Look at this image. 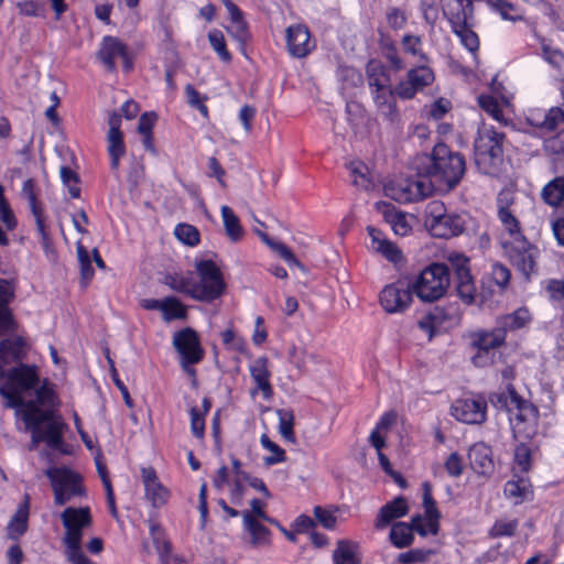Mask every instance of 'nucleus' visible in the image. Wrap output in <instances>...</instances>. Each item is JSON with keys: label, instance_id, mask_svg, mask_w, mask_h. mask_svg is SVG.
<instances>
[{"label": "nucleus", "instance_id": "42", "mask_svg": "<svg viewBox=\"0 0 564 564\" xmlns=\"http://www.w3.org/2000/svg\"><path fill=\"white\" fill-rule=\"evenodd\" d=\"M76 251L79 265V285L85 290L90 285L95 276V270L87 248L82 243H77Z\"/></svg>", "mask_w": 564, "mask_h": 564}, {"label": "nucleus", "instance_id": "12", "mask_svg": "<svg viewBox=\"0 0 564 564\" xmlns=\"http://www.w3.org/2000/svg\"><path fill=\"white\" fill-rule=\"evenodd\" d=\"M469 346L476 352L471 356V362L476 367H487L494 364V350L506 345L503 332L496 326L492 329H476L468 334Z\"/></svg>", "mask_w": 564, "mask_h": 564}, {"label": "nucleus", "instance_id": "20", "mask_svg": "<svg viewBox=\"0 0 564 564\" xmlns=\"http://www.w3.org/2000/svg\"><path fill=\"white\" fill-rule=\"evenodd\" d=\"M457 319V307L436 305L417 322V326L432 338L435 334L448 329Z\"/></svg>", "mask_w": 564, "mask_h": 564}, {"label": "nucleus", "instance_id": "32", "mask_svg": "<svg viewBox=\"0 0 564 564\" xmlns=\"http://www.w3.org/2000/svg\"><path fill=\"white\" fill-rule=\"evenodd\" d=\"M250 376L256 383L252 393L261 391L263 399L269 400L273 397V387L270 382L271 372L268 367V358L259 357L249 367Z\"/></svg>", "mask_w": 564, "mask_h": 564}, {"label": "nucleus", "instance_id": "49", "mask_svg": "<svg viewBox=\"0 0 564 564\" xmlns=\"http://www.w3.org/2000/svg\"><path fill=\"white\" fill-rule=\"evenodd\" d=\"M486 2L503 20L517 22L523 19L519 8L508 0H486Z\"/></svg>", "mask_w": 564, "mask_h": 564}, {"label": "nucleus", "instance_id": "56", "mask_svg": "<svg viewBox=\"0 0 564 564\" xmlns=\"http://www.w3.org/2000/svg\"><path fill=\"white\" fill-rule=\"evenodd\" d=\"M514 447L513 462L522 473H528L532 466V451L527 441L519 440Z\"/></svg>", "mask_w": 564, "mask_h": 564}, {"label": "nucleus", "instance_id": "31", "mask_svg": "<svg viewBox=\"0 0 564 564\" xmlns=\"http://www.w3.org/2000/svg\"><path fill=\"white\" fill-rule=\"evenodd\" d=\"M29 517L30 496L26 494L7 525V538L9 540L19 542V540L28 532Z\"/></svg>", "mask_w": 564, "mask_h": 564}, {"label": "nucleus", "instance_id": "19", "mask_svg": "<svg viewBox=\"0 0 564 564\" xmlns=\"http://www.w3.org/2000/svg\"><path fill=\"white\" fill-rule=\"evenodd\" d=\"M422 505L424 508L425 517L429 518V529H425L423 525V517L421 514L412 517V523L414 524L415 532H417L419 535H435L440 530V519L442 514L437 508L435 499L433 498L432 484L430 481H424L422 484Z\"/></svg>", "mask_w": 564, "mask_h": 564}, {"label": "nucleus", "instance_id": "3", "mask_svg": "<svg viewBox=\"0 0 564 564\" xmlns=\"http://www.w3.org/2000/svg\"><path fill=\"white\" fill-rule=\"evenodd\" d=\"M194 268L197 279L192 271L173 272L164 275L163 283L197 302L210 304L221 299L227 283L220 267L212 259H200L195 261Z\"/></svg>", "mask_w": 564, "mask_h": 564}, {"label": "nucleus", "instance_id": "63", "mask_svg": "<svg viewBox=\"0 0 564 564\" xmlns=\"http://www.w3.org/2000/svg\"><path fill=\"white\" fill-rule=\"evenodd\" d=\"M544 59L556 69L557 76L562 79L564 86V53L558 48H552L544 46L543 50Z\"/></svg>", "mask_w": 564, "mask_h": 564}, {"label": "nucleus", "instance_id": "22", "mask_svg": "<svg viewBox=\"0 0 564 564\" xmlns=\"http://www.w3.org/2000/svg\"><path fill=\"white\" fill-rule=\"evenodd\" d=\"M285 44L288 53L294 58H304L316 48V42L308 28L301 23L286 28Z\"/></svg>", "mask_w": 564, "mask_h": 564}, {"label": "nucleus", "instance_id": "21", "mask_svg": "<svg viewBox=\"0 0 564 564\" xmlns=\"http://www.w3.org/2000/svg\"><path fill=\"white\" fill-rule=\"evenodd\" d=\"M482 395L473 399H458L452 405V415L466 424H482L487 420L488 404Z\"/></svg>", "mask_w": 564, "mask_h": 564}, {"label": "nucleus", "instance_id": "39", "mask_svg": "<svg viewBox=\"0 0 564 564\" xmlns=\"http://www.w3.org/2000/svg\"><path fill=\"white\" fill-rule=\"evenodd\" d=\"M541 196L549 206L564 207V174L546 183L542 188Z\"/></svg>", "mask_w": 564, "mask_h": 564}, {"label": "nucleus", "instance_id": "10", "mask_svg": "<svg viewBox=\"0 0 564 564\" xmlns=\"http://www.w3.org/2000/svg\"><path fill=\"white\" fill-rule=\"evenodd\" d=\"M55 506H65L73 498H85L87 490L83 477L69 467H51L46 470Z\"/></svg>", "mask_w": 564, "mask_h": 564}, {"label": "nucleus", "instance_id": "45", "mask_svg": "<svg viewBox=\"0 0 564 564\" xmlns=\"http://www.w3.org/2000/svg\"><path fill=\"white\" fill-rule=\"evenodd\" d=\"M221 217L226 235L232 242H238L243 237V229L238 216L229 206L221 207Z\"/></svg>", "mask_w": 564, "mask_h": 564}, {"label": "nucleus", "instance_id": "1", "mask_svg": "<svg viewBox=\"0 0 564 564\" xmlns=\"http://www.w3.org/2000/svg\"><path fill=\"white\" fill-rule=\"evenodd\" d=\"M61 400L55 384L44 379L35 389V400L23 401L18 409L25 430L31 433L34 445L41 443L62 455H73L74 448L64 440L67 424L63 416L56 412Z\"/></svg>", "mask_w": 564, "mask_h": 564}, {"label": "nucleus", "instance_id": "51", "mask_svg": "<svg viewBox=\"0 0 564 564\" xmlns=\"http://www.w3.org/2000/svg\"><path fill=\"white\" fill-rule=\"evenodd\" d=\"M519 528L518 519H497L488 531L491 539L511 538Z\"/></svg>", "mask_w": 564, "mask_h": 564}, {"label": "nucleus", "instance_id": "33", "mask_svg": "<svg viewBox=\"0 0 564 564\" xmlns=\"http://www.w3.org/2000/svg\"><path fill=\"white\" fill-rule=\"evenodd\" d=\"M532 322V315L528 307L522 306L509 314H503L497 317L496 327L503 332V337L507 339L509 332H517L528 327Z\"/></svg>", "mask_w": 564, "mask_h": 564}, {"label": "nucleus", "instance_id": "62", "mask_svg": "<svg viewBox=\"0 0 564 564\" xmlns=\"http://www.w3.org/2000/svg\"><path fill=\"white\" fill-rule=\"evenodd\" d=\"M150 536L158 553L172 551V543L165 530L159 523H152L150 525Z\"/></svg>", "mask_w": 564, "mask_h": 564}, {"label": "nucleus", "instance_id": "8", "mask_svg": "<svg viewBox=\"0 0 564 564\" xmlns=\"http://www.w3.org/2000/svg\"><path fill=\"white\" fill-rule=\"evenodd\" d=\"M0 378L6 382L0 386V395L7 400V406L19 409L23 404V392L33 390L40 382L39 369L35 365L21 364L3 371Z\"/></svg>", "mask_w": 564, "mask_h": 564}, {"label": "nucleus", "instance_id": "52", "mask_svg": "<svg viewBox=\"0 0 564 564\" xmlns=\"http://www.w3.org/2000/svg\"><path fill=\"white\" fill-rule=\"evenodd\" d=\"M260 443L263 448L272 453V455L265 456L263 458L265 466H273L280 463H284L288 459L285 451L275 442L271 441L267 434L261 435Z\"/></svg>", "mask_w": 564, "mask_h": 564}, {"label": "nucleus", "instance_id": "9", "mask_svg": "<svg viewBox=\"0 0 564 564\" xmlns=\"http://www.w3.org/2000/svg\"><path fill=\"white\" fill-rule=\"evenodd\" d=\"M424 225L431 236L442 239L457 237L465 230L463 217L456 213H447L441 200H432L427 204Z\"/></svg>", "mask_w": 564, "mask_h": 564}, {"label": "nucleus", "instance_id": "29", "mask_svg": "<svg viewBox=\"0 0 564 564\" xmlns=\"http://www.w3.org/2000/svg\"><path fill=\"white\" fill-rule=\"evenodd\" d=\"M442 10L451 28L469 22L474 15L471 0H442Z\"/></svg>", "mask_w": 564, "mask_h": 564}, {"label": "nucleus", "instance_id": "59", "mask_svg": "<svg viewBox=\"0 0 564 564\" xmlns=\"http://www.w3.org/2000/svg\"><path fill=\"white\" fill-rule=\"evenodd\" d=\"M61 178L63 184L67 187L70 198H79L82 189L78 174L69 166L63 165L61 167Z\"/></svg>", "mask_w": 564, "mask_h": 564}, {"label": "nucleus", "instance_id": "16", "mask_svg": "<svg viewBox=\"0 0 564 564\" xmlns=\"http://www.w3.org/2000/svg\"><path fill=\"white\" fill-rule=\"evenodd\" d=\"M392 191L393 198L404 204L423 200L437 192L431 180L420 171H415L414 176L401 180Z\"/></svg>", "mask_w": 564, "mask_h": 564}, {"label": "nucleus", "instance_id": "4", "mask_svg": "<svg viewBox=\"0 0 564 564\" xmlns=\"http://www.w3.org/2000/svg\"><path fill=\"white\" fill-rule=\"evenodd\" d=\"M414 170L427 176L437 192L448 193L463 180L466 161L462 153L453 151L446 143H436L430 153L414 160Z\"/></svg>", "mask_w": 564, "mask_h": 564}, {"label": "nucleus", "instance_id": "24", "mask_svg": "<svg viewBox=\"0 0 564 564\" xmlns=\"http://www.w3.org/2000/svg\"><path fill=\"white\" fill-rule=\"evenodd\" d=\"M141 478L145 498L151 502L152 507L161 508L165 506L170 499L171 491L160 481L156 470L152 466L143 467L141 468Z\"/></svg>", "mask_w": 564, "mask_h": 564}, {"label": "nucleus", "instance_id": "41", "mask_svg": "<svg viewBox=\"0 0 564 564\" xmlns=\"http://www.w3.org/2000/svg\"><path fill=\"white\" fill-rule=\"evenodd\" d=\"M107 151L110 158V169L118 171L120 166V160L126 155V144L123 140V133L113 131L107 133Z\"/></svg>", "mask_w": 564, "mask_h": 564}, {"label": "nucleus", "instance_id": "64", "mask_svg": "<svg viewBox=\"0 0 564 564\" xmlns=\"http://www.w3.org/2000/svg\"><path fill=\"white\" fill-rule=\"evenodd\" d=\"M478 105L486 113L491 116L495 120H502L503 111L498 100L494 96L486 94L480 95L478 97Z\"/></svg>", "mask_w": 564, "mask_h": 564}, {"label": "nucleus", "instance_id": "7", "mask_svg": "<svg viewBox=\"0 0 564 564\" xmlns=\"http://www.w3.org/2000/svg\"><path fill=\"white\" fill-rule=\"evenodd\" d=\"M61 520L65 528L63 542L66 546L67 560L72 564H96L85 555L82 549L83 531L93 523L90 508L67 507L62 512Z\"/></svg>", "mask_w": 564, "mask_h": 564}, {"label": "nucleus", "instance_id": "2", "mask_svg": "<svg viewBox=\"0 0 564 564\" xmlns=\"http://www.w3.org/2000/svg\"><path fill=\"white\" fill-rule=\"evenodd\" d=\"M449 265L432 262L425 267L411 283L414 294L422 302H435L442 299L451 284V270L456 283V291L465 304H473L477 289L471 275L470 259L463 253H451L447 258Z\"/></svg>", "mask_w": 564, "mask_h": 564}, {"label": "nucleus", "instance_id": "23", "mask_svg": "<svg viewBox=\"0 0 564 564\" xmlns=\"http://www.w3.org/2000/svg\"><path fill=\"white\" fill-rule=\"evenodd\" d=\"M29 344L22 336L0 340V376L10 365H21L28 356Z\"/></svg>", "mask_w": 564, "mask_h": 564}, {"label": "nucleus", "instance_id": "18", "mask_svg": "<svg viewBox=\"0 0 564 564\" xmlns=\"http://www.w3.org/2000/svg\"><path fill=\"white\" fill-rule=\"evenodd\" d=\"M434 80L435 74L431 67L425 65L412 67L406 72L405 78L395 85V95L402 100L413 99Z\"/></svg>", "mask_w": 564, "mask_h": 564}, {"label": "nucleus", "instance_id": "27", "mask_svg": "<svg viewBox=\"0 0 564 564\" xmlns=\"http://www.w3.org/2000/svg\"><path fill=\"white\" fill-rule=\"evenodd\" d=\"M243 528L249 534V546L252 549H265L272 545V533L249 511L242 513Z\"/></svg>", "mask_w": 564, "mask_h": 564}, {"label": "nucleus", "instance_id": "30", "mask_svg": "<svg viewBox=\"0 0 564 564\" xmlns=\"http://www.w3.org/2000/svg\"><path fill=\"white\" fill-rule=\"evenodd\" d=\"M409 512V505L404 497L399 496L391 501L383 505L375 520V528L382 530L390 525L395 519L406 516Z\"/></svg>", "mask_w": 564, "mask_h": 564}, {"label": "nucleus", "instance_id": "6", "mask_svg": "<svg viewBox=\"0 0 564 564\" xmlns=\"http://www.w3.org/2000/svg\"><path fill=\"white\" fill-rule=\"evenodd\" d=\"M506 134L491 126H484L474 141V161L478 171L496 176L503 162V142Z\"/></svg>", "mask_w": 564, "mask_h": 564}, {"label": "nucleus", "instance_id": "17", "mask_svg": "<svg viewBox=\"0 0 564 564\" xmlns=\"http://www.w3.org/2000/svg\"><path fill=\"white\" fill-rule=\"evenodd\" d=\"M413 290L411 284L395 281L387 284L379 293V303L388 314H402L413 302Z\"/></svg>", "mask_w": 564, "mask_h": 564}, {"label": "nucleus", "instance_id": "11", "mask_svg": "<svg viewBox=\"0 0 564 564\" xmlns=\"http://www.w3.org/2000/svg\"><path fill=\"white\" fill-rule=\"evenodd\" d=\"M501 247L509 262L527 281L538 272L539 248L524 236L519 239H502Z\"/></svg>", "mask_w": 564, "mask_h": 564}, {"label": "nucleus", "instance_id": "53", "mask_svg": "<svg viewBox=\"0 0 564 564\" xmlns=\"http://www.w3.org/2000/svg\"><path fill=\"white\" fill-rule=\"evenodd\" d=\"M184 90L187 104L192 108L198 110L204 119H209V109L206 105L208 97L206 95H202L192 84H187Z\"/></svg>", "mask_w": 564, "mask_h": 564}, {"label": "nucleus", "instance_id": "28", "mask_svg": "<svg viewBox=\"0 0 564 564\" xmlns=\"http://www.w3.org/2000/svg\"><path fill=\"white\" fill-rule=\"evenodd\" d=\"M367 231L371 238V247L376 252L380 253L394 265L403 262L404 257L402 250L394 242L384 238L381 230L369 226Z\"/></svg>", "mask_w": 564, "mask_h": 564}, {"label": "nucleus", "instance_id": "5", "mask_svg": "<svg viewBox=\"0 0 564 564\" xmlns=\"http://www.w3.org/2000/svg\"><path fill=\"white\" fill-rule=\"evenodd\" d=\"M488 401L497 410L507 413L516 440L531 441L536 436L540 410L533 402L522 397L512 383L506 384L503 390L490 393Z\"/></svg>", "mask_w": 564, "mask_h": 564}, {"label": "nucleus", "instance_id": "13", "mask_svg": "<svg viewBox=\"0 0 564 564\" xmlns=\"http://www.w3.org/2000/svg\"><path fill=\"white\" fill-rule=\"evenodd\" d=\"M96 56L102 67L110 74L117 73V58L121 59L123 73L129 74L134 68V54L118 36L105 35Z\"/></svg>", "mask_w": 564, "mask_h": 564}, {"label": "nucleus", "instance_id": "58", "mask_svg": "<svg viewBox=\"0 0 564 564\" xmlns=\"http://www.w3.org/2000/svg\"><path fill=\"white\" fill-rule=\"evenodd\" d=\"M279 416V431L285 441L295 442L294 414L292 410L281 409L276 411Z\"/></svg>", "mask_w": 564, "mask_h": 564}, {"label": "nucleus", "instance_id": "37", "mask_svg": "<svg viewBox=\"0 0 564 564\" xmlns=\"http://www.w3.org/2000/svg\"><path fill=\"white\" fill-rule=\"evenodd\" d=\"M368 85L371 89L391 86L390 68L379 61L371 59L366 67Z\"/></svg>", "mask_w": 564, "mask_h": 564}, {"label": "nucleus", "instance_id": "38", "mask_svg": "<svg viewBox=\"0 0 564 564\" xmlns=\"http://www.w3.org/2000/svg\"><path fill=\"white\" fill-rule=\"evenodd\" d=\"M359 544L350 540L337 541L333 551L334 564H361V556L358 553Z\"/></svg>", "mask_w": 564, "mask_h": 564}, {"label": "nucleus", "instance_id": "43", "mask_svg": "<svg viewBox=\"0 0 564 564\" xmlns=\"http://www.w3.org/2000/svg\"><path fill=\"white\" fill-rule=\"evenodd\" d=\"M383 217L397 236L405 237L412 231V226L409 224L406 215L395 207H388L383 213Z\"/></svg>", "mask_w": 564, "mask_h": 564}, {"label": "nucleus", "instance_id": "14", "mask_svg": "<svg viewBox=\"0 0 564 564\" xmlns=\"http://www.w3.org/2000/svg\"><path fill=\"white\" fill-rule=\"evenodd\" d=\"M173 346L180 355L182 367L197 365L205 357L199 335L192 327H184L177 330L173 335Z\"/></svg>", "mask_w": 564, "mask_h": 564}, {"label": "nucleus", "instance_id": "50", "mask_svg": "<svg viewBox=\"0 0 564 564\" xmlns=\"http://www.w3.org/2000/svg\"><path fill=\"white\" fill-rule=\"evenodd\" d=\"M454 34H456L462 45L469 52H476L479 48V37L475 31L471 30L469 22L456 25L452 28Z\"/></svg>", "mask_w": 564, "mask_h": 564}, {"label": "nucleus", "instance_id": "15", "mask_svg": "<svg viewBox=\"0 0 564 564\" xmlns=\"http://www.w3.org/2000/svg\"><path fill=\"white\" fill-rule=\"evenodd\" d=\"M392 191L393 198L404 204L423 200L437 192L431 180L420 171H415L414 176L401 180Z\"/></svg>", "mask_w": 564, "mask_h": 564}, {"label": "nucleus", "instance_id": "35", "mask_svg": "<svg viewBox=\"0 0 564 564\" xmlns=\"http://www.w3.org/2000/svg\"><path fill=\"white\" fill-rule=\"evenodd\" d=\"M506 498L511 499L513 505H521L524 501L533 500V487L528 477L514 476L503 486Z\"/></svg>", "mask_w": 564, "mask_h": 564}, {"label": "nucleus", "instance_id": "34", "mask_svg": "<svg viewBox=\"0 0 564 564\" xmlns=\"http://www.w3.org/2000/svg\"><path fill=\"white\" fill-rule=\"evenodd\" d=\"M473 470L479 475H489L494 470L491 447L484 442L475 443L468 452Z\"/></svg>", "mask_w": 564, "mask_h": 564}, {"label": "nucleus", "instance_id": "25", "mask_svg": "<svg viewBox=\"0 0 564 564\" xmlns=\"http://www.w3.org/2000/svg\"><path fill=\"white\" fill-rule=\"evenodd\" d=\"M14 286L6 279H0V336L7 335L17 328V322L10 304L13 301Z\"/></svg>", "mask_w": 564, "mask_h": 564}, {"label": "nucleus", "instance_id": "55", "mask_svg": "<svg viewBox=\"0 0 564 564\" xmlns=\"http://www.w3.org/2000/svg\"><path fill=\"white\" fill-rule=\"evenodd\" d=\"M174 235L181 242L189 247H196L200 242L199 230L189 224H177L174 228Z\"/></svg>", "mask_w": 564, "mask_h": 564}, {"label": "nucleus", "instance_id": "40", "mask_svg": "<svg viewBox=\"0 0 564 564\" xmlns=\"http://www.w3.org/2000/svg\"><path fill=\"white\" fill-rule=\"evenodd\" d=\"M415 531L414 524L405 522H395L392 524L390 530V542L397 549H404L410 546L414 541Z\"/></svg>", "mask_w": 564, "mask_h": 564}, {"label": "nucleus", "instance_id": "60", "mask_svg": "<svg viewBox=\"0 0 564 564\" xmlns=\"http://www.w3.org/2000/svg\"><path fill=\"white\" fill-rule=\"evenodd\" d=\"M37 232L41 238V246L46 257H56V250L54 248L53 240L51 238L48 228L46 226V216L35 219Z\"/></svg>", "mask_w": 564, "mask_h": 564}, {"label": "nucleus", "instance_id": "47", "mask_svg": "<svg viewBox=\"0 0 564 564\" xmlns=\"http://www.w3.org/2000/svg\"><path fill=\"white\" fill-rule=\"evenodd\" d=\"M162 317L165 322L187 318V306L173 295L164 297Z\"/></svg>", "mask_w": 564, "mask_h": 564}, {"label": "nucleus", "instance_id": "46", "mask_svg": "<svg viewBox=\"0 0 564 564\" xmlns=\"http://www.w3.org/2000/svg\"><path fill=\"white\" fill-rule=\"evenodd\" d=\"M22 195L28 200L30 210L35 219L45 217L43 203L37 198L36 184L33 178H28L22 184Z\"/></svg>", "mask_w": 564, "mask_h": 564}, {"label": "nucleus", "instance_id": "26", "mask_svg": "<svg viewBox=\"0 0 564 564\" xmlns=\"http://www.w3.org/2000/svg\"><path fill=\"white\" fill-rule=\"evenodd\" d=\"M373 101L384 120L390 124L400 122V112L395 101V86L381 89H371Z\"/></svg>", "mask_w": 564, "mask_h": 564}, {"label": "nucleus", "instance_id": "48", "mask_svg": "<svg viewBox=\"0 0 564 564\" xmlns=\"http://www.w3.org/2000/svg\"><path fill=\"white\" fill-rule=\"evenodd\" d=\"M210 47L217 54L219 59L226 64L232 61V54L227 47L224 33L218 29H213L207 34Z\"/></svg>", "mask_w": 564, "mask_h": 564}, {"label": "nucleus", "instance_id": "61", "mask_svg": "<svg viewBox=\"0 0 564 564\" xmlns=\"http://www.w3.org/2000/svg\"><path fill=\"white\" fill-rule=\"evenodd\" d=\"M0 220L3 223L8 230H14L18 226L17 217L4 196V188L0 184Z\"/></svg>", "mask_w": 564, "mask_h": 564}, {"label": "nucleus", "instance_id": "54", "mask_svg": "<svg viewBox=\"0 0 564 564\" xmlns=\"http://www.w3.org/2000/svg\"><path fill=\"white\" fill-rule=\"evenodd\" d=\"M489 275L499 293H503L508 289L511 281V271L507 265L500 262L492 263Z\"/></svg>", "mask_w": 564, "mask_h": 564}, {"label": "nucleus", "instance_id": "57", "mask_svg": "<svg viewBox=\"0 0 564 564\" xmlns=\"http://www.w3.org/2000/svg\"><path fill=\"white\" fill-rule=\"evenodd\" d=\"M561 123H564V110L561 107H552L543 115L542 121L534 124L546 132H552Z\"/></svg>", "mask_w": 564, "mask_h": 564}, {"label": "nucleus", "instance_id": "36", "mask_svg": "<svg viewBox=\"0 0 564 564\" xmlns=\"http://www.w3.org/2000/svg\"><path fill=\"white\" fill-rule=\"evenodd\" d=\"M497 216L507 236L505 239H519L524 237L519 219L510 210L509 204L503 203L500 197L498 198Z\"/></svg>", "mask_w": 564, "mask_h": 564}, {"label": "nucleus", "instance_id": "44", "mask_svg": "<svg viewBox=\"0 0 564 564\" xmlns=\"http://www.w3.org/2000/svg\"><path fill=\"white\" fill-rule=\"evenodd\" d=\"M260 239L274 252H276L280 258H282L290 267H299L303 269V264L295 257L292 250L281 241L273 240L268 234L263 231H257Z\"/></svg>", "mask_w": 564, "mask_h": 564}]
</instances>
